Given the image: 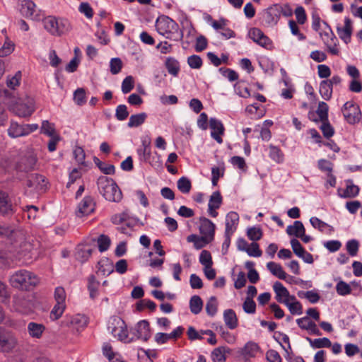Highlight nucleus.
<instances>
[{
	"label": "nucleus",
	"mask_w": 362,
	"mask_h": 362,
	"mask_svg": "<svg viewBox=\"0 0 362 362\" xmlns=\"http://www.w3.org/2000/svg\"><path fill=\"white\" fill-rule=\"evenodd\" d=\"M156 28L160 35L172 40H182L184 37L183 32L180 31L178 24L168 16L158 18L156 23Z\"/></svg>",
	"instance_id": "f257e3e1"
},
{
	"label": "nucleus",
	"mask_w": 362,
	"mask_h": 362,
	"mask_svg": "<svg viewBox=\"0 0 362 362\" xmlns=\"http://www.w3.org/2000/svg\"><path fill=\"white\" fill-rule=\"evenodd\" d=\"M100 194L107 201L119 202L122 199V193L116 182L106 176H100L97 181Z\"/></svg>",
	"instance_id": "f03ea898"
},
{
	"label": "nucleus",
	"mask_w": 362,
	"mask_h": 362,
	"mask_svg": "<svg viewBox=\"0 0 362 362\" xmlns=\"http://www.w3.org/2000/svg\"><path fill=\"white\" fill-rule=\"evenodd\" d=\"M9 282L14 288L29 290L38 284L39 279L37 276L31 272L21 269L11 275Z\"/></svg>",
	"instance_id": "7ed1b4c3"
},
{
	"label": "nucleus",
	"mask_w": 362,
	"mask_h": 362,
	"mask_svg": "<svg viewBox=\"0 0 362 362\" xmlns=\"http://www.w3.org/2000/svg\"><path fill=\"white\" fill-rule=\"evenodd\" d=\"M42 21L45 29L52 35L59 36L71 29L69 21L64 18L49 16H44Z\"/></svg>",
	"instance_id": "20e7f679"
},
{
	"label": "nucleus",
	"mask_w": 362,
	"mask_h": 362,
	"mask_svg": "<svg viewBox=\"0 0 362 362\" xmlns=\"http://www.w3.org/2000/svg\"><path fill=\"white\" fill-rule=\"evenodd\" d=\"M18 10L21 16L34 21H40L43 19L45 11L38 8L31 0H18Z\"/></svg>",
	"instance_id": "39448f33"
},
{
	"label": "nucleus",
	"mask_w": 362,
	"mask_h": 362,
	"mask_svg": "<svg viewBox=\"0 0 362 362\" xmlns=\"http://www.w3.org/2000/svg\"><path fill=\"white\" fill-rule=\"evenodd\" d=\"M107 329L118 340L129 342L128 339V332L124 321L117 316L111 317L108 321Z\"/></svg>",
	"instance_id": "423d86ee"
},
{
	"label": "nucleus",
	"mask_w": 362,
	"mask_h": 362,
	"mask_svg": "<svg viewBox=\"0 0 362 362\" xmlns=\"http://www.w3.org/2000/svg\"><path fill=\"white\" fill-rule=\"evenodd\" d=\"M18 345L16 336L0 327V352L8 354L12 352Z\"/></svg>",
	"instance_id": "0eeeda50"
},
{
	"label": "nucleus",
	"mask_w": 362,
	"mask_h": 362,
	"mask_svg": "<svg viewBox=\"0 0 362 362\" xmlns=\"http://www.w3.org/2000/svg\"><path fill=\"white\" fill-rule=\"evenodd\" d=\"M341 112L346 121L349 124H356L361 119V110L353 101H347L341 108Z\"/></svg>",
	"instance_id": "6e6552de"
},
{
	"label": "nucleus",
	"mask_w": 362,
	"mask_h": 362,
	"mask_svg": "<svg viewBox=\"0 0 362 362\" xmlns=\"http://www.w3.org/2000/svg\"><path fill=\"white\" fill-rule=\"evenodd\" d=\"M12 110L18 117H30L35 111L34 102L32 99L18 102L13 105Z\"/></svg>",
	"instance_id": "1a4fd4ad"
},
{
	"label": "nucleus",
	"mask_w": 362,
	"mask_h": 362,
	"mask_svg": "<svg viewBox=\"0 0 362 362\" xmlns=\"http://www.w3.org/2000/svg\"><path fill=\"white\" fill-rule=\"evenodd\" d=\"M250 37L259 45L267 49H272V41L264 35V33L257 28H253L249 31Z\"/></svg>",
	"instance_id": "9d476101"
},
{
	"label": "nucleus",
	"mask_w": 362,
	"mask_h": 362,
	"mask_svg": "<svg viewBox=\"0 0 362 362\" xmlns=\"http://www.w3.org/2000/svg\"><path fill=\"white\" fill-rule=\"evenodd\" d=\"M95 202L90 196H86L78 205V216H88L95 209Z\"/></svg>",
	"instance_id": "9b49d317"
},
{
	"label": "nucleus",
	"mask_w": 362,
	"mask_h": 362,
	"mask_svg": "<svg viewBox=\"0 0 362 362\" xmlns=\"http://www.w3.org/2000/svg\"><path fill=\"white\" fill-rule=\"evenodd\" d=\"M215 228L216 226L211 221L205 217L200 218L199 231L202 236L212 240L214 237Z\"/></svg>",
	"instance_id": "f8f14e48"
},
{
	"label": "nucleus",
	"mask_w": 362,
	"mask_h": 362,
	"mask_svg": "<svg viewBox=\"0 0 362 362\" xmlns=\"http://www.w3.org/2000/svg\"><path fill=\"white\" fill-rule=\"evenodd\" d=\"M37 158L33 153L22 157L17 164V168L20 171L29 172L35 169Z\"/></svg>",
	"instance_id": "ddd939ff"
},
{
	"label": "nucleus",
	"mask_w": 362,
	"mask_h": 362,
	"mask_svg": "<svg viewBox=\"0 0 362 362\" xmlns=\"http://www.w3.org/2000/svg\"><path fill=\"white\" fill-rule=\"evenodd\" d=\"M209 126L211 129V136L218 144H222L223 139L221 135L223 134L225 130L222 122L216 118H211L209 120Z\"/></svg>",
	"instance_id": "4468645a"
},
{
	"label": "nucleus",
	"mask_w": 362,
	"mask_h": 362,
	"mask_svg": "<svg viewBox=\"0 0 362 362\" xmlns=\"http://www.w3.org/2000/svg\"><path fill=\"white\" fill-rule=\"evenodd\" d=\"M134 334L138 339L148 341L151 334L149 322L146 320H140L135 326Z\"/></svg>",
	"instance_id": "2eb2a0df"
},
{
	"label": "nucleus",
	"mask_w": 362,
	"mask_h": 362,
	"mask_svg": "<svg viewBox=\"0 0 362 362\" xmlns=\"http://www.w3.org/2000/svg\"><path fill=\"white\" fill-rule=\"evenodd\" d=\"M222 204V197L219 191H216L212 193L210 197L208 204V213L209 214L216 218L218 216V209Z\"/></svg>",
	"instance_id": "dca6fc26"
},
{
	"label": "nucleus",
	"mask_w": 362,
	"mask_h": 362,
	"mask_svg": "<svg viewBox=\"0 0 362 362\" xmlns=\"http://www.w3.org/2000/svg\"><path fill=\"white\" fill-rule=\"evenodd\" d=\"M182 30H180V31H182L184 34L182 40L185 39V40L183 43H186L187 45H189L195 40L197 31L192 23L188 21L182 22Z\"/></svg>",
	"instance_id": "f3484780"
},
{
	"label": "nucleus",
	"mask_w": 362,
	"mask_h": 362,
	"mask_svg": "<svg viewBox=\"0 0 362 362\" xmlns=\"http://www.w3.org/2000/svg\"><path fill=\"white\" fill-rule=\"evenodd\" d=\"M239 223V215L237 212L230 211L226 216L225 233L233 234Z\"/></svg>",
	"instance_id": "a211bd4d"
},
{
	"label": "nucleus",
	"mask_w": 362,
	"mask_h": 362,
	"mask_svg": "<svg viewBox=\"0 0 362 362\" xmlns=\"http://www.w3.org/2000/svg\"><path fill=\"white\" fill-rule=\"evenodd\" d=\"M337 34L339 37L346 43H349L351 40L352 34V22L351 20L346 17L344 18V26L343 28L337 27Z\"/></svg>",
	"instance_id": "6ab92c4d"
},
{
	"label": "nucleus",
	"mask_w": 362,
	"mask_h": 362,
	"mask_svg": "<svg viewBox=\"0 0 362 362\" xmlns=\"http://www.w3.org/2000/svg\"><path fill=\"white\" fill-rule=\"evenodd\" d=\"M296 322L301 329L308 331L312 334L317 336L322 334L316 324L311 321L308 317L298 318L296 320Z\"/></svg>",
	"instance_id": "aec40b11"
},
{
	"label": "nucleus",
	"mask_w": 362,
	"mask_h": 362,
	"mask_svg": "<svg viewBox=\"0 0 362 362\" xmlns=\"http://www.w3.org/2000/svg\"><path fill=\"white\" fill-rule=\"evenodd\" d=\"M273 290L276 294L275 299L279 303L284 304L286 298L289 297V291L288 289L279 281H276L273 284Z\"/></svg>",
	"instance_id": "412c9836"
},
{
	"label": "nucleus",
	"mask_w": 362,
	"mask_h": 362,
	"mask_svg": "<svg viewBox=\"0 0 362 362\" xmlns=\"http://www.w3.org/2000/svg\"><path fill=\"white\" fill-rule=\"evenodd\" d=\"M346 187L345 189H338V195L341 198H354L359 193V187L353 184L350 180L346 181Z\"/></svg>",
	"instance_id": "4be33fe9"
},
{
	"label": "nucleus",
	"mask_w": 362,
	"mask_h": 362,
	"mask_svg": "<svg viewBox=\"0 0 362 362\" xmlns=\"http://www.w3.org/2000/svg\"><path fill=\"white\" fill-rule=\"evenodd\" d=\"M68 326L78 331L80 329L86 327L88 325V318L83 315H76L69 318L66 322Z\"/></svg>",
	"instance_id": "5701e85b"
},
{
	"label": "nucleus",
	"mask_w": 362,
	"mask_h": 362,
	"mask_svg": "<svg viewBox=\"0 0 362 362\" xmlns=\"http://www.w3.org/2000/svg\"><path fill=\"white\" fill-rule=\"evenodd\" d=\"M0 213L3 215H9L13 213L8 194L3 191H0Z\"/></svg>",
	"instance_id": "b1692460"
},
{
	"label": "nucleus",
	"mask_w": 362,
	"mask_h": 362,
	"mask_svg": "<svg viewBox=\"0 0 362 362\" xmlns=\"http://www.w3.org/2000/svg\"><path fill=\"white\" fill-rule=\"evenodd\" d=\"M27 329L30 337L32 338L40 339L42 337L45 327L42 324L30 322L28 324Z\"/></svg>",
	"instance_id": "393cba45"
},
{
	"label": "nucleus",
	"mask_w": 362,
	"mask_h": 362,
	"mask_svg": "<svg viewBox=\"0 0 362 362\" xmlns=\"http://www.w3.org/2000/svg\"><path fill=\"white\" fill-rule=\"evenodd\" d=\"M279 10V4H274L267 9L265 16L267 23L273 25L277 23L281 17Z\"/></svg>",
	"instance_id": "a878e982"
},
{
	"label": "nucleus",
	"mask_w": 362,
	"mask_h": 362,
	"mask_svg": "<svg viewBox=\"0 0 362 362\" xmlns=\"http://www.w3.org/2000/svg\"><path fill=\"white\" fill-rule=\"evenodd\" d=\"M223 320L226 325L230 329L238 326V318L235 311L232 309H227L223 312Z\"/></svg>",
	"instance_id": "bb28decb"
},
{
	"label": "nucleus",
	"mask_w": 362,
	"mask_h": 362,
	"mask_svg": "<svg viewBox=\"0 0 362 362\" xmlns=\"http://www.w3.org/2000/svg\"><path fill=\"white\" fill-rule=\"evenodd\" d=\"M267 268L276 277L282 280L286 279L287 274L284 272L281 264L274 262H269L267 264Z\"/></svg>",
	"instance_id": "cd10ccee"
},
{
	"label": "nucleus",
	"mask_w": 362,
	"mask_h": 362,
	"mask_svg": "<svg viewBox=\"0 0 362 362\" xmlns=\"http://www.w3.org/2000/svg\"><path fill=\"white\" fill-rule=\"evenodd\" d=\"M311 225L315 228H317L321 232H325L327 234H332L334 231V228L327 223L321 221L317 217H312L310 219Z\"/></svg>",
	"instance_id": "c85d7f7f"
},
{
	"label": "nucleus",
	"mask_w": 362,
	"mask_h": 362,
	"mask_svg": "<svg viewBox=\"0 0 362 362\" xmlns=\"http://www.w3.org/2000/svg\"><path fill=\"white\" fill-rule=\"evenodd\" d=\"M286 233L288 235H294L296 238H299L303 235V233H305V229L301 221H296L293 225H290L287 227Z\"/></svg>",
	"instance_id": "c756f323"
},
{
	"label": "nucleus",
	"mask_w": 362,
	"mask_h": 362,
	"mask_svg": "<svg viewBox=\"0 0 362 362\" xmlns=\"http://www.w3.org/2000/svg\"><path fill=\"white\" fill-rule=\"evenodd\" d=\"M187 240L189 243H193L194 247L197 250H200L204 246H206L208 243H209L211 240L208 239L206 237L204 236H198L194 234L189 235L187 238Z\"/></svg>",
	"instance_id": "7c9ffc66"
},
{
	"label": "nucleus",
	"mask_w": 362,
	"mask_h": 362,
	"mask_svg": "<svg viewBox=\"0 0 362 362\" xmlns=\"http://www.w3.org/2000/svg\"><path fill=\"white\" fill-rule=\"evenodd\" d=\"M260 351L259 345L253 341H248L242 350V354L245 357H255Z\"/></svg>",
	"instance_id": "2f4dec72"
},
{
	"label": "nucleus",
	"mask_w": 362,
	"mask_h": 362,
	"mask_svg": "<svg viewBox=\"0 0 362 362\" xmlns=\"http://www.w3.org/2000/svg\"><path fill=\"white\" fill-rule=\"evenodd\" d=\"M100 283L96 280L94 275H90L88 279V289L89 291L90 298L95 299L98 296V287Z\"/></svg>",
	"instance_id": "473e14b6"
},
{
	"label": "nucleus",
	"mask_w": 362,
	"mask_h": 362,
	"mask_svg": "<svg viewBox=\"0 0 362 362\" xmlns=\"http://www.w3.org/2000/svg\"><path fill=\"white\" fill-rule=\"evenodd\" d=\"M310 345L313 349L329 348L331 347L332 343L327 337L312 339L309 337L306 338Z\"/></svg>",
	"instance_id": "72a5a7b5"
},
{
	"label": "nucleus",
	"mask_w": 362,
	"mask_h": 362,
	"mask_svg": "<svg viewBox=\"0 0 362 362\" xmlns=\"http://www.w3.org/2000/svg\"><path fill=\"white\" fill-rule=\"evenodd\" d=\"M8 134L12 138L25 136L24 125H21L16 122H11L8 129Z\"/></svg>",
	"instance_id": "f704fd0d"
},
{
	"label": "nucleus",
	"mask_w": 362,
	"mask_h": 362,
	"mask_svg": "<svg viewBox=\"0 0 362 362\" xmlns=\"http://www.w3.org/2000/svg\"><path fill=\"white\" fill-rule=\"evenodd\" d=\"M203 308V301L202 298L197 295L192 296L189 300V308L190 311L194 314H199Z\"/></svg>",
	"instance_id": "c9c22d12"
},
{
	"label": "nucleus",
	"mask_w": 362,
	"mask_h": 362,
	"mask_svg": "<svg viewBox=\"0 0 362 362\" xmlns=\"http://www.w3.org/2000/svg\"><path fill=\"white\" fill-rule=\"evenodd\" d=\"M146 117L147 115L145 112L132 115L129 117L127 125L130 128L137 127L145 122Z\"/></svg>",
	"instance_id": "e433bc0d"
},
{
	"label": "nucleus",
	"mask_w": 362,
	"mask_h": 362,
	"mask_svg": "<svg viewBox=\"0 0 362 362\" xmlns=\"http://www.w3.org/2000/svg\"><path fill=\"white\" fill-rule=\"evenodd\" d=\"M228 351V349L225 346H219L216 348L211 353V359L214 362H225L226 353Z\"/></svg>",
	"instance_id": "4c0bfd02"
},
{
	"label": "nucleus",
	"mask_w": 362,
	"mask_h": 362,
	"mask_svg": "<svg viewBox=\"0 0 362 362\" xmlns=\"http://www.w3.org/2000/svg\"><path fill=\"white\" fill-rule=\"evenodd\" d=\"M165 66L168 73L174 76H176L180 71L179 62L173 57L167 58Z\"/></svg>",
	"instance_id": "58836bf2"
},
{
	"label": "nucleus",
	"mask_w": 362,
	"mask_h": 362,
	"mask_svg": "<svg viewBox=\"0 0 362 362\" xmlns=\"http://www.w3.org/2000/svg\"><path fill=\"white\" fill-rule=\"evenodd\" d=\"M269 148V156L271 159L278 163H282L284 161V155L279 147L270 145Z\"/></svg>",
	"instance_id": "ea45409f"
},
{
	"label": "nucleus",
	"mask_w": 362,
	"mask_h": 362,
	"mask_svg": "<svg viewBox=\"0 0 362 362\" xmlns=\"http://www.w3.org/2000/svg\"><path fill=\"white\" fill-rule=\"evenodd\" d=\"M332 88L329 85V82L327 80L322 81L320 84V93L322 98L326 100H329L332 95Z\"/></svg>",
	"instance_id": "a19ab883"
},
{
	"label": "nucleus",
	"mask_w": 362,
	"mask_h": 362,
	"mask_svg": "<svg viewBox=\"0 0 362 362\" xmlns=\"http://www.w3.org/2000/svg\"><path fill=\"white\" fill-rule=\"evenodd\" d=\"M95 164L105 175H113L115 172V168L113 165L105 164L100 160L97 157L93 158Z\"/></svg>",
	"instance_id": "79ce46f5"
},
{
	"label": "nucleus",
	"mask_w": 362,
	"mask_h": 362,
	"mask_svg": "<svg viewBox=\"0 0 362 362\" xmlns=\"http://www.w3.org/2000/svg\"><path fill=\"white\" fill-rule=\"evenodd\" d=\"M177 189L183 194H188L192 188V183L187 177H180L177 182Z\"/></svg>",
	"instance_id": "37998d69"
},
{
	"label": "nucleus",
	"mask_w": 362,
	"mask_h": 362,
	"mask_svg": "<svg viewBox=\"0 0 362 362\" xmlns=\"http://www.w3.org/2000/svg\"><path fill=\"white\" fill-rule=\"evenodd\" d=\"M93 248L87 245L78 246L77 249V257L81 262L86 261L91 255Z\"/></svg>",
	"instance_id": "c03bdc74"
},
{
	"label": "nucleus",
	"mask_w": 362,
	"mask_h": 362,
	"mask_svg": "<svg viewBox=\"0 0 362 362\" xmlns=\"http://www.w3.org/2000/svg\"><path fill=\"white\" fill-rule=\"evenodd\" d=\"M74 101L79 106L84 105L86 101V90L83 88H77L74 93Z\"/></svg>",
	"instance_id": "a18cd8bd"
},
{
	"label": "nucleus",
	"mask_w": 362,
	"mask_h": 362,
	"mask_svg": "<svg viewBox=\"0 0 362 362\" xmlns=\"http://www.w3.org/2000/svg\"><path fill=\"white\" fill-rule=\"evenodd\" d=\"M22 78L21 71H17L13 76H8L6 79V85L11 89H15L19 86L20 81Z\"/></svg>",
	"instance_id": "49530a36"
},
{
	"label": "nucleus",
	"mask_w": 362,
	"mask_h": 362,
	"mask_svg": "<svg viewBox=\"0 0 362 362\" xmlns=\"http://www.w3.org/2000/svg\"><path fill=\"white\" fill-rule=\"evenodd\" d=\"M336 291L339 296H344L351 293L352 288L350 284L340 280L336 285Z\"/></svg>",
	"instance_id": "de8ad7c7"
},
{
	"label": "nucleus",
	"mask_w": 362,
	"mask_h": 362,
	"mask_svg": "<svg viewBox=\"0 0 362 362\" xmlns=\"http://www.w3.org/2000/svg\"><path fill=\"white\" fill-rule=\"evenodd\" d=\"M73 154L76 162L81 165H86L85 163L86 153L83 148L81 146H75Z\"/></svg>",
	"instance_id": "09e8293b"
},
{
	"label": "nucleus",
	"mask_w": 362,
	"mask_h": 362,
	"mask_svg": "<svg viewBox=\"0 0 362 362\" xmlns=\"http://www.w3.org/2000/svg\"><path fill=\"white\" fill-rule=\"evenodd\" d=\"M328 105L325 102H320L317 109V114L318 115L320 121H327L328 119Z\"/></svg>",
	"instance_id": "8fccbe9b"
},
{
	"label": "nucleus",
	"mask_w": 362,
	"mask_h": 362,
	"mask_svg": "<svg viewBox=\"0 0 362 362\" xmlns=\"http://www.w3.org/2000/svg\"><path fill=\"white\" fill-rule=\"evenodd\" d=\"M65 303H57L50 313V318L53 320L59 319L65 309Z\"/></svg>",
	"instance_id": "3c124183"
},
{
	"label": "nucleus",
	"mask_w": 362,
	"mask_h": 362,
	"mask_svg": "<svg viewBox=\"0 0 362 362\" xmlns=\"http://www.w3.org/2000/svg\"><path fill=\"white\" fill-rule=\"evenodd\" d=\"M218 304L216 298L211 296L206 304V312L210 316H214L217 312Z\"/></svg>",
	"instance_id": "603ef678"
},
{
	"label": "nucleus",
	"mask_w": 362,
	"mask_h": 362,
	"mask_svg": "<svg viewBox=\"0 0 362 362\" xmlns=\"http://www.w3.org/2000/svg\"><path fill=\"white\" fill-rule=\"evenodd\" d=\"M41 129L43 134L49 137L58 135V134L56 133L54 124L49 123L47 120L42 122Z\"/></svg>",
	"instance_id": "864d4df0"
},
{
	"label": "nucleus",
	"mask_w": 362,
	"mask_h": 362,
	"mask_svg": "<svg viewBox=\"0 0 362 362\" xmlns=\"http://www.w3.org/2000/svg\"><path fill=\"white\" fill-rule=\"evenodd\" d=\"M247 237L252 241H257L261 239L262 231L259 227H251L247 229Z\"/></svg>",
	"instance_id": "5fc2aeb1"
},
{
	"label": "nucleus",
	"mask_w": 362,
	"mask_h": 362,
	"mask_svg": "<svg viewBox=\"0 0 362 362\" xmlns=\"http://www.w3.org/2000/svg\"><path fill=\"white\" fill-rule=\"evenodd\" d=\"M218 71L223 76L227 78L231 82L238 79V74L233 69L221 67Z\"/></svg>",
	"instance_id": "6e6d98bb"
},
{
	"label": "nucleus",
	"mask_w": 362,
	"mask_h": 362,
	"mask_svg": "<svg viewBox=\"0 0 362 362\" xmlns=\"http://www.w3.org/2000/svg\"><path fill=\"white\" fill-rule=\"evenodd\" d=\"M358 247L359 243L355 239L349 240L346 244V250L351 257H355L357 255Z\"/></svg>",
	"instance_id": "4d7b16f0"
},
{
	"label": "nucleus",
	"mask_w": 362,
	"mask_h": 362,
	"mask_svg": "<svg viewBox=\"0 0 362 362\" xmlns=\"http://www.w3.org/2000/svg\"><path fill=\"white\" fill-rule=\"evenodd\" d=\"M146 308H148L151 311H154L156 308V305L149 299H143L136 303V308L139 311Z\"/></svg>",
	"instance_id": "13d9d810"
},
{
	"label": "nucleus",
	"mask_w": 362,
	"mask_h": 362,
	"mask_svg": "<svg viewBox=\"0 0 362 362\" xmlns=\"http://www.w3.org/2000/svg\"><path fill=\"white\" fill-rule=\"evenodd\" d=\"M98 266V272H101L103 275H105L106 273L109 274L113 271L112 264L109 262L107 259L99 261Z\"/></svg>",
	"instance_id": "bf43d9fd"
},
{
	"label": "nucleus",
	"mask_w": 362,
	"mask_h": 362,
	"mask_svg": "<svg viewBox=\"0 0 362 362\" xmlns=\"http://www.w3.org/2000/svg\"><path fill=\"white\" fill-rule=\"evenodd\" d=\"M129 116V112L125 105H119L115 110V117L119 121L125 120Z\"/></svg>",
	"instance_id": "052dcab7"
},
{
	"label": "nucleus",
	"mask_w": 362,
	"mask_h": 362,
	"mask_svg": "<svg viewBox=\"0 0 362 362\" xmlns=\"http://www.w3.org/2000/svg\"><path fill=\"white\" fill-rule=\"evenodd\" d=\"M98 245L100 252H105L110 245V239L107 235H100L98 238Z\"/></svg>",
	"instance_id": "680f3d73"
},
{
	"label": "nucleus",
	"mask_w": 362,
	"mask_h": 362,
	"mask_svg": "<svg viewBox=\"0 0 362 362\" xmlns=\"http://www.w3.org/2000/svg\"><path fill=\"white\" fill-rule=\"evenodd\" d=\"M187 64L192 69H199L202 66V59L199 56L193 54L187 58Z\"/></svg>",
	"instance_id": "e2e57ef3"
},
{
	"label": "nucleus",
	"mask_w": 362,
	"mask_h": 362,
	"mask_svg": "<svg viewBox=\"0 0 362 362\" xmlns=\"http://www.w3.org/2000/svg\"><path fill=\"white\" fill-rule=\"evenodd\" d=\"M322 122V124L320 126V129L322 132L324 136L327 139L332 137L334 135V128L330 124V123L329 122L328 119L326 122Z\"/></svg>",
	"instance_id": "0e129e2a"
},
{
	"label": "nucleus",
	"mask_w": 362,
	"mask_h": 362,
	"mask_svg": "<svg viewBox=\"0 0 362 362\" xmlns=\"http://www.w3.org/2000/svg\"><path fill=\"white\" fill-rule=\"evenodd\" d=\"M199 262L204 267L212 266L213 262L211 253L207 250H202L199 255Z\"/></svg>",
	"instance_id": "69168bd1"
},
{
	"label": "nucleus",
	"mask_w": 362,
	"mask_h": 362,
	"mask_svg": "<svg viewBox=\"0 0 362 362\" xmlns=\"http://www.w3.org/2000/svg\"><path fill=\"white\" fill-rule=\"evenodd\" d=\"M134 88V78L132 76H127L122 83V91L127 94Z\"/></svg>",
	"instance_id": "338daca9"
},
{
	"label": "nucleus",
	"mask_w": 362,
	"mask_h": 362,
	"mask_svg": "<svg viewBox=\"0 0 362 362\" xmlns=\"http://www.w3.org/2000/svg\"><path fill=\"white\" fill-rule=\"evenodd\" d=\"M243 310L247 314H254L256 311V304L253 299L250 298H246L243 305Z\"/></svg>",
	"instance_id": "774afa93"
}]
</instances>
